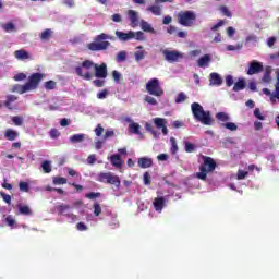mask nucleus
<instances>
[{
    "label": "nucleus",
    "mask_w": 279,
    "mask_h": 279,
    "mask_svg": "<svg viewBox=\"0 0 279 279\" xmlns=\"http://www.w3.org/2000/svg\"><path fill=\"white\" fill-rule=\"evenodd\" d=\"M45 74L36 72L28 76V82L24 85H16L14 87L15 93L24 95V93H29V90H36L40 82H43Z\"/></svg>",
    "instance_id": "nucleus-1"
},
{
    "label": "nucleus",
    "mask_w": 279,
    "mask_h": 279,
    "mask_svg": "<svg viewBox=\"0 0 279 279\" xmlns=\"http://www.w3.org/2000/svg\"><path fill=\"white\" fill-rule=\"evenodd\" d=\"M192 114L195 121H198L203 125H213V116L210 111L204 110V107L199 102H193L191 105Z\"/></svg>",
    "instance_id": "nucleus-2"
},
{
    "label": "nucleus",
    "mask_w": 279,
    "mask_h": 279,
    "mask_svg": "<svg viewBox=\"0 0 279 279\" xmlns=\"http://www.w3.org/2000/svg\"><path fill=\"white\" fill-rule=\"evenodd\" d=\"M94 40L95 41L87 45V49H89V51H106V49L110 47V41L101 40H114V37L106 33H101L100 35H97Z\"/></svg>",
    "instance_id": "nucleus-3"
},
{
    "label": "nucleus",
    "mask_w": 279,
    "mask_h": 279,
    "mask_svg": "<svg viewBox=\"0 0 279 279\" xmlns=\"http://www.w3.org/2000/svg\"><path fill=\"white\" fill-rule=\"evenodd\" d=\"M95 66V62L90 60H85L82 63H80L77 66L74 68V71L78 77H82V80H86V82H90L93 77L95 76L93 74V69Z\"/></svg>",
    "instance_id": "nucleus-4"
},
{
    "label": "nucleus",
    "mask_w": 279,
    "mask_h": 279,
    "mask_svg": "<svg viewBox=\"0 0 279 279\" xmlns=\"http://www.w3.org/2000/svg\"><path fill=\"white\" fill-rule=\"evenodd\" d=\"M202 158L203 165L199 166L201 172L196 174V178H198V180H206V178H208V173L217 169V162L215 159H213V157L203 156Z\"/></svg>",
    "instance_id": "nucleus-5"
},
{
    "label": "nucleus",
    "mask_w": 279,
    "mask_h": 279,
    "mask_svg": "<svg viewBox=\"0 0 279 279\" xmlns=\"http://www.w3.org/2000/svg\"><path fill=\"white\" fill-rule=\"evenodd\" d=\"M146 90L153 95V97H162V95H165V89L160 86V80L158 78H150L146 83Z\"/></svg>",
    "instance_id": "nucleus-6"
},
{
    "label": "nucleus",
    "mask_w": 279,
    "mask_h": 279,
    "mask_svg": "<svg viewBox=\"0 0 279 279\" xmlns=\"http://www.w3.org/2000/svg\"><path fill=\"white\" fill-rule=\"evenodd\" d=\"M98 182H102L104 184H112L117 189H121V179H119V175H114L111 172L99 173Z\"/></svg>",
    "instance_id": "nucleus-7"
},
{
    "label": "nucleus",
    "mask_w": 279,
    "mask_h": 279,
    "mask_svg": "<svg viewBox=\"0 0 279 279\" xmlns=\"http://www.w3.org/2000/svg\"><path fill=\"white\" fill-rule=\"evenodd\" d=\"M196 19L197 17L193 11L180 12L178 14V21L180 25H183V27H191L193 23H195Z\"/></svg>",
    "instance_id": "nucleus-8"
},
{
    "label": "nucleus",
    "mask_w": 279,
    "mask_h": 279,
    "mask_svg": "<svg viewBox=\"0 0 279 279\" xmlns=\"http://www.w3.org/2000/svg\"><path fill=\"white\" fill-rule=\"evenodd\" d=\"M162 54L165 56V60L167 62H178L179 60H182L184 58V54L177 50H163Z\"/></svg>",
    "instance_id": "nucleus-9"
},
{
    "label": "nucleus",
    "mask_w": 279,
    "mask_h": 279,
    "mask_svg": "<svg viewBox=\"0 0 279 279\" xmlns=\"http://www.w3.org/2000/svg\"><path fill=\"white\" fill-rule=\"evenodd\" d=\"M95 77L98 80H106L108 77V65L106 63H101L100 65L94 63Z\"/></svg>",
    "instance_id": "nucleus-10"
},
{
    "label": "nucleus",
    "mask_w": 279,
    "mask_h": 279,
    "mask_svg": "<svg viewBox=\"0 0 279 279\" xmlns=\"http://www.w3.org/2000/svg\"><path fill=\"white\" fill-rule=\"evenodd\" d=\"M264 68L263 64L256 60L252 61L248 65L247 75H258V73H263Z\"/></svg>",
    "instance_id": "nucleus-11"
},
{
    "label": "nucleus",
    "mask_w": 279,
    "mask_h": 279,
    "mask_svg": "<svg viewBox=\"0 0 279 279\" xmlns=\"http://www.w3.org/2000/svg\"><path fill=\"white\" fill-rule=\"evenodd\" d=\"M71 209V205H66V204H61V205H57L56 206V210L58 213V215H65V217H68L69 219H72V221H75V219H77V216L74 214H64L66 213V210Z\"/></svg>",
    "instance_id": "nucleus-12"
},
{
    "label": "nucleus",
    "mask_w": 279,
    "mask_h": 279,
    "mask_svg": "<svg viewBox=\"0 0 279 279\" xmlns=\"http://www.w3.org/2000/svg\"><path fill=\"white\" fill-rule=\"evenodd\" d=\"M116 36L119 38V40H121V43H128V40H133L134 31H129L128 33L116 31Z\"/></svg>",
    "instance_id": "nucleus-13"
},
{
    "label": "nucleus",
    "mask_w": 279,
    "mask_h": 279,
    "mask_svg": "<svg viewBox=\"0 0 279 279\" xmlns=\"http://www.w3.org/2000/svg\"><path fill=\"white\" fill-rule=\"evenodd\" d=\"M209 82L211 86H221L223 84V78L217 72H213L209 75Z\"/></svg>",
    "instance_id": "nucleus-14"
},
{
    "label": "nucleus",
    "mask_w": 279,
    "mask_h": 279,
    "mask_svg": "<svg viewBox=\"0 0 279 279\" xmlns=\"http://www.w3.org/2000/svg\"><path fill=\"white\" fill-rule=\"evenodd\" d=\"M128 16L131 22V27H138V12L134 10H129Z\"/></svg>",
    "instance_id": "nucleus-15"
},
{
    "label": "nucleus",
    "mask_w": 279,
    "mask_h": 279,
    "mask_svg": "<svg viewBox=\"0 0 279 279\" xmlns=\"http://www.w3.org/2000/svg\"><path fill=\"white\" fill-rule=\"evenodd\" d=\"M137 165L141 169H149L154 165V160L148 157H142L137 160Z\"/></svg>",
    "instance_id": "nucleus-16"
},
{
    "label": "nucleus",
    "mask_w": 279,
    "mask_h": 279,
    "mask_svg": "<svg viewBox=\"0 0 279 279\" xmlns=\"http://www.w3.org/2000/svg\"><path fill=\"white\" fill-rule=\"evenodd\" d=\"M165 197H156L153 202L154 208L155 210H157V213H162V208H165Z\"/></svg>",
    "instance_id": "nucleus-17"
},
{
    "label": "nucleus",
    "mask_w": 279,
    "mask_h": 279,
    "mask_svg": "<svg viewBox=\"0 0 279 279\" xmlns=\"http://www.w3.org/2000/svg\"><path fill=\"white\" fill-rule=\"evenodd\" d=\"M110 162L112 167L121 168L123 167V159H121V155L116 154L110 156Z\"/></svg>",
    "instance_id": "nucleus-18"
},
{
    "label": "nucleus",
    "mask_w": 279,
    "mask_h": 279,
    "mask_svg": "<svg viewBox=\"0 0 279 279\" xmlns=\"http://www.w3.org/2000/svg\"><path fill=\"white\" fill-rule=\"evenodd\" d=\"M16 60H29V52L25 49L14 51Z\"/></svg>",
    "instance_id": "nucleus-19"
},
{
    "label": "nucleus",
    "mask_w": 279,
    "mask_h": 279,
    "mask_svg": "<svg viewBox=\"0 0 279 279\" xmlns=\"http://www.w3.org/2000/svg\"><path fill=\"white\" fill-rule=\"evenodd\" d=\"M140 26H141V29H143V32H148V34H156V29H154V27H151V24H149L145 20H142L140 22Z\"/></svg>",
    "instance_id": "nucleus-20"
},
{
    "label": "nucleus",
    "mask_w": 279,
    "mask_h": 279,
    "mask_svg": "<svg viewBox=\"0 0 279 279\" xmlns=\"http://www.w3.org/2000/svg\"><path fill=\"white\" fill-rule=\"evenodd\" d=\"M17 208H19V215H25L26 217H29L33 215L32 209L27 205L19 204Z\"/></svg>",
    "instance_id": "nucleus-21"
},
{
    "label": "nucleus",
    "mask_w": 279,
    "mask_h": 279,
    "mask_svg": "<svg viewBox=\"0 0 279 279\" xmlns=\"http://www.w3.org/2000/svg\"><path fill=\"white\" fill-rule=\"evenodd\" d=\"M4 137L7 141H16V138H19V132L12 129H8L4 133Z\"/></svg>",
    "instance_id": "nucleus-22"
},
{
    "label": "nucleus",
    "mask_w": 279,
    "mask_h": 279,
    "mask_svg": "<svg viewBox=\"0 0 279 279\" xmlns=\"http://www.w3.org/2000/svg\"><path fill=\"white\" fill-rule=\"evenodd\" d=\"M197 64L201 69H204V66H208V64H210V54H205L201 57L197 61Z\"/></svg>",
    "instance_id": "nucleus-23"
},
{
    "label": "nucleus",
    "mask_w": 279,
    "mask_h": 279,
    "mask_svg": "<svg viewBox=\"0 0 279 279\" xmlns=\"http://www.w3.org/2000/svg\"><path fill=\"white\" fill-rule=\"evenodd\" d=\"M53 36V31L51 28H46L39 36L40 40L47 41L50 40L51 37Z\"/></svg>",
    "instance_id": "nucleus-24"
},
{
    "label": "nucleus",
    "mask_w": 279,
    "mask_h": 279,
    "mask_svg": "<svg viewBox=\"0 0 279 279\" xmlns=\"http://www.w3.org/2000/svg\"><path fill=\"white\" fill-rule=\"evenodd\" d=\"M148 12H151V14H154V16H161L162 15V9L160 8V5H150L147 8Z\"/></svg>",
    "instance_id": "nucleus-25"
},
{
    "label": "nucleus",
    "mask_w": 279,
    "mask_h": 279,
    "mask_svg": "<svg viewBox=\"0 0 279 279\" xmlns=\"http://www.w3.org/2000/svg\"><path fill=\"white\" fill-rule=\"evenodd\" d=\"M16 99H19V97H16L14 95L7 96V100L4 101L5 108H8L9 110H12V104H14V101H16Z\"/></svg>",
    "instance_id": "nucleus-26"
},
{
    "label": "nucleus",
    "mask_w": 279,
    "mask_h": 279,
    "mask_svg": "<svg viewBox=\"0 0 279 279\" xmlns=\"http://www.w3.org/2000/svg\"><path fill=\"white\" fill-rule=\"evenodd\" d=\"M245 88V80L244 78H239L238 82H235L233 86L234 93H239V90H243Z\"/></svg>",
    "instance_id": "nucleus-27"
},
{
    "label": "nucleus",
    "mask_w": 279,
    "mask_h": 279,
    "mask_svg": "<svg viewBox=\"0 0 279 279\" xmlns=\"http://www.w3.org/2000/svg\"><path fill=\"white\" fill-rule=\"evenodd\" d=\"M262 82H264V84H269L271 82V68H266Z\"/></svg>",
    "instance_id": "nucleus-28"
},
{
    "label": "nucleus",
    "mask_w": 279,
    "mask_h": 279,
    "mask_svg": "<svg viewBox=\"0 0 279 279\" xmlns=\"http://www.w3.org/2000/svg\"><path fill=\"white\" fill-rule=\"evenodd\" d=\"M216 119L221 123H228V121H230V116H228L226 112H218L216 114Z\"/></svg>",
    "instance_id": "nucleus-29"
},
{
    "label": "nucleus",
    "mask_w": 279,
    "mask_h": 279,
    "mask_svg": "<svg viewBox=\"0 0 279 279\" xmlns=\"http://www.w3.org/2000/svg\"><path fill=\"white\" fill-rule=\"evenodd\" d=\"M129 130L132 134H141V124L132 122L129 124Z\"/></svg>",
    "instance_id": "nucleus-30"
},
{
    "label": "nucleus",
    "mask_w": 279,
    "mask_h": 279,
    "mask_svg": "<svg viewBox=\"0 0 279 279\" xmlns=\"http://www.w3.org/2000/svg\"><path fill=\"white\" fill-rule=\"evenodd\" d=\"M170 143H171V148H170L171 154L173 155L178 154L179 148H178V141L175 140V137H171Z\"/></svg>",
    "instance_id": "nucleus-31"
},
{
    "label": "nucleus",
    "mask_w": 279,
    "mask_h": 279,
    "mask_svg": "<svg viewBox=\"0 0 279 279\" xmlns=\"http://www.w3.org/2000/svg\"><path fill=\"white\" fill-rule=\"evenodd\" d=\"M219 12H221V14H223V16H227L228 19H232V12H230V9H228V7L220 5Z\"/></svg>",
    "instance_id": "nucleus-32"
},
{
    "label": "nucleus",
    "mask_w": 279,
    "mask_h": 279,
    "mask_svg": "<svg viewBox=\"0 0 279 279\" xmlns=\"http://www.w3.org/2000/svg\"><path fill=\"white\" fill-rule=\"evenodd\" d=\"M222 128H226V130H230L231 132H236V130H239V126L233 122L222 123Z\"/></svg>",
    "instance_id": "nucleus-33"
},
{
    "label": "nucleus",
    "mask_w": 279,
    "mask_h": 279,
    "mask_svg": "<svg viewBox=\"0 0 279 279\" xmlns=\"http://www.w3.org/2000/svg\"><path fill=\"white\" fill-rule=\"evenodd\" d=\"M85 138V135L84 134H74L70 137V141L72 143H82Z\"/></svg>",
    "instance_id": "nucleus-34"
},
{
    "label": "nucleus",
    "mask_w": 279,
    "mask_h": 279,
    "mask_svg": "<svg viewBox=\"0 0 279 279\" xmlns=\"http://www.w3.org/2000/svg\"><path fill=\"white\" fill-rule=\"evenodd\" d=\"M41 169H43L44 173H51V161L45 160L41 163Z\"/></svg>",
    "instance_id": "nucleus-35"
},
{
    "label": "nucleus",
    "mask_w": 279,
    "mask_h": 279,
    "mask_svg": "<svg viewBox=\"0 0 279 279\" xmlns=\"http://www.w3.org/2000/svg\"><path fill=\"white\" fill-rule=\"evenodd\" d=\"M117 62H125L128 60V52L120 51L116 57Z\"/></svg>",
    "instance_id": "nucleus-36"
},
{
    "label": "nucleus",
    "mask_w": 279,
    "mask_h": 279,
    "mask_svg": "<svg viewBox=\"0 0 279 279\" xmlns=\"http://www.w3.org/2000/svg\"><path fill=\"white\" fill-rule=\"evenodd\" d=\"M4 221H5L7 226H9V228H14V226L16 225V220L14 219V217L12 215L7 216Z\"/></svg>",
    "instance_id": "nucleus-37"
},
{
    "label": "nucleus",
    "mask_w": 279,
    "mask_h": 279,
    "mask_svg": "<svg viewBox=\"0 0 279 279\" xmlns=\"http://www.w3.org/2000/svg\"><path fill=\"white\" fill-rule=\"evenodd\" d=\"M196 146L195 144L191 143V142H185V151L186 154H193V151H195Z\"/></svg>",
    "instance_id": "nucleus-38"
},
{
    "label": "nucleus",
    "mask_w": 279,
    "mask_h": 279,
    "mask_svg": "<svg viewBox=\"0 0 279 279\" xmlns=\"http://www.w3.org/2000/svg\"><path fill=\"white\" fill-rule=\"evenodd\" d=\"M186 99H189V97H186V94H184V92H181L178 94V96L175 98V104H182V102L186 101Z\"/></svg>",
    "instance_id": "nucleus-39"
},
{
    "label": "nucleus",
    "mask_w": 279,
    "mask_h": 279,
    "mask_svg": "<svg viewBox=\"0 0 279 279\" xmlns=\"http://www.w3.org/2000/svg\"><path fill=\"white\" fill-rule=\"evenodd\" d=\"M19 186H20V191H22V193H29V183L21 181Z\"/></svg>",
    "instance_id": "nucleus-40"
},
{
    "label": "nucleus",
    "mask_w": 279,
    "mask_h": 279,
    "mask_svg": "<svg viewBox=\"0 0 279 279\" xmlns=\"http://www.w3.org/2000/svg\"><path fill=\"white\" fill-rule=\"evenodd\" d=\"M52 182L56 185L66 184V178H64V177H54Z\"/></svg>",
    "instance_id": "nucleus-41"
},
{
    "label": "nucleus",
    "mask_w": 279,
    "mask_h": 279,
    "mask_svg": "<svg viewBox=\"0 0 279 279\" xmlns=\"http://www.w3.org/2000/svg\"><path fill=\"white\" fill-rule=\"evenodd\" d=\"M11 121L14 123V125H17V126L23 125V117H21V116L12 117Z\"/></svg>",
    "instance_id": "nucleus-42"
},
{
    "label": "nucleus",
    "mask_w": 279,
    "mask_h": 279,
    "mask_svg": "<svg viewBox=\"0 0 279 279\" xmlns=\"http://www.w3.org/2000/svg\"><path fill=\"white\" fill-rule=\"evenodd\" d=\"M85 197L87 199H97V198L101 197V194L99 192H90V193L85 194Z\"/></svg>",
    "instance_id": "nucleus-43"
},
{
    "label": "nucleus",
    "mask_w": 279,
    "mask_h": 279,
    "mask_svg": "<svg viewBox=\"0 0 279 279\" xmlns=\"http://www.w3.org/2000/svg\"><path fill=\"white\" fill-rule=\"evenodd\" d=\"M2 29H4V32H14V29H16V26H14L12 22H9L2 26Z\"/></svg>",
    "instance_id": "nucleus-44"
},
{
    "label": "nucleus",
    "mask_w": 279,
    "mask_h": 279,
    "mask_svg": "<svg viewBox=\"0 0 279 279\" xmlns=\"http://www.w3.org/2000/svg\"><path fill=\"white\" fill-rule=\"evenodd\" d=\"M93 84L96 88H104V86H106V81L97 78L93 81Z\"/></svg>",
    "instance_id": "nucleus-45"
},
{
    "label": "nucleus",
    "mask_w": 279,
    "mask_h": 279,
    "mask_svg": "<svg viewBox=\"0 0 279 279\" xmlns=\"http://www.w3.org/2000/svg\"><path fill=\"white\" fill-rule=\"evenodd\" d=\"M46 90H54L56 88V81H47L45 83Z\"/></svg>",
    "instance_id": "nucleus-46"
},
{
    "label": "nucleus",
    "mask_w": 279,
    "mask_h": 279,
    "mask_svg": "<svg viewBox=\"0 0 279 279\" xmlns=\"http://www.w3.org/2000/svg\"><path fill=\"white\" fill-rule=\"evenodd\" d=\"M154 122H155L156 128H158L159 130L161 128H165V119H162V118H155Z\"/></svg>",
    "instance_id": "nucleus-47"
},
{
    "label": "nucleus",
    "mask_w": 279,
    "mask_h": 279,
    "mask_svg": "<svg viewBox=\"0 0 279 279\" xmlns=\"http://www.w3.org/2000/svg\"><path fill=\"white\" fill-rule=\"evenodd\" d=\"M247 175H250V172H247L245 170H239L236 178H238V180H245V178H247Z\"/></svg>",
    "instance_id": "nucleus-48"
},
{
    "label": "nucleus",
    "mask_w": 279,
    "mask_h": 279,
    "mask_svg": "<svg viewBox=\"0 0 279 279\" xmlns=\"http://www.w3.org/2000/svg\"><path fill=\"white\" fill-rule=\"evenodd\" d=\"M112 78L116 82V84H119L121 82V73L117 70L112 71Z\"/></svg>",
    "instance_id": "nucleus-49"
},
{
    "label": "nucleus",
    "mask_w": 279,
    "mask_h": 279,
    "mask_svg": "<svg viewBox=\"0 0 279 279\" xmlns=\"http://www.w3.org/2000/svg\"><path fill=\"white\" fill-rule=\"evenodd\" d=\"M146 104H149L150 106H158V100L151 96H146L145 99Z\"/></svg>",
    "instance_id": "nucleus-50"
},
{
    "label": "nucleus",
    "mask_w": 279,
    "mask_h": 279,
    "mask_svg": "<svg viewBox=\"0 0 279 279\" xmlns=\"http://www.w3.org/2000/svg\"><path fill=\"white\" fill-rule=\"evenodd\" d=\"M93 208L95 217H99V215H101V205H99V203H95Z\"/></svg>",
    "instance_id": "nucleus-51"
},
{
    "label": "nucleus",
    "mask_w": 279,
    "mask_h": 279,
    "mask_svg": "<svg viewBox=\"0 0 279 279\" xmlns=\"http://www.w3.org/2000/svg\"><path fill=\"white\" fill-rule=\"evenodd\" d=\"M0 195L3 202H5V204H12V196H10V194H5V192H1Z\"/></svg>",
    "instance_id": "nucleus-52"
},
{
    "label": "nucleus",
    "mask_w": 279,
    "mask_h": 279,
    "mask_svg": "<svg viewBox=\"0 0 279 279\" xmlns=\"http://www.w3.org/2000/svg\"><path fill=\"white\" fill-rule=\"evenodd\" d=\"M135 60L136 62H141V60H145V51H136Z\"/></svg>",
    "instance_id": "nucleus-53"
},
{
    "label": "nucleus",
    "mask_w": 279,
    "mask_h": 279,
    "mask_svg": "<svg viewBox=\"0 0 279 279\" xmlns=\"http://www.w3.org/2000/svg\"><path fill=\"white\" fill-rule=\"evenodd\" d=\"M254 117H256V119H258L259 121H265V116H263V113H260L259 108H256L254 110Z\"/></svg>",
    "instance_id": "nucleus-54"
},
{
    "label": "nucleus",
    "mask_w": 279,
    "mask_h": 279,
    "mask_svg": "<svg viewBox=\"0 0 279 279\" xmlns=\"http://www.w3.org/2000/svg\"><path fill=\"white\" fill-rule=\"evenodd\" d=\"M226 25V22L223 20H219L217 24L211 26V32H217L219 27H223Z\"/></svg>",
    "instance_id": "nucleus-55"
},
{
    "label": "nucleus",
    "mask_w": 279,
    "mask_h": 279,
    "mask_svg": "<svg viewBox=\"0 0 279 279\" xmlns=\"http://www.w3.org/2000/svg\"><path fill=\"white\" fill-rule=\"evenodd\" d=\"M134 38L135 40H145V34L141 31L134 32Z\"/></svg>",
    "instance_id": "nucleus-56"
},
{
    "label": "nucleus",
    "mask_w": 279,
    "mask_h": 279,
    "mask_svg": "<svg viewBox=\"0 0 279 279\" xmlns=\"http://www.w3.org/2000/svg\"><path fill=\"white\" fill-rule=\"evenodd\" d=\"M144 184H146V186H149V184H151V175L149 174V172L144 173Z\"/></svg>",
    "instance_id": "nucleus-57"
},
{
    "label": "nucleus",
    "mask_w": 279,
    "mask_h": 279,
    "mask_svg": "<svg viewBox=\"0 0 279 279\" xmlns=\"http://www.w3.org/2000/svg\"><path fill=\"white\" fill-rule=\"evenodd\" d=\"M111 21H113V23H121L123 21V17H121V14L116 13L111 16Z\"/></svg>",
    "instance_id": "nucleus-58"
},
{
    "label": "nucleus",
    "mask_w": 279,
    "mask_h": 279,
    "mask_svg": "<svg viewBox=\"0 0 279 279\" xmlns=\"http://www.w3.org/2000/svg\"><path fill=\"white\" fill-rule=\"evenodd\" d=\"M108 97V89H102L97 94V99H106Z\"/></svg>",
    "instance_id": "nucleus-59"
},
{
    "label": "nucleus",
    "mask_w": 279,
    "mask_h": 279,
    "mask_svg": "<svg viewBox=\"0 0 279 279\" xmlns=\"http://www.w3.org/2000/svg\"><path fill=\"white\" fill-rule=\"evenodd\" d=\"M76 229L80 231V232H84L86 230H88V227L84 223V222H78L76 225Z\"/></svg>",
    "instance_id": "nucleus-60"
},
{
    "label": "nucleus",
    "mask_w": 279,
    "mask_h": 279,
    "mask_svg": "<svg viewBox=\"0 0 279 279\" xmlns=\"http://www.w3.org/2000/svg\"><path fill=\"white\" fill-rule=\"evenodd\" d=\"M15 82H23V80H27V75L25 73H19L14 76Z\"/></svg>",
    "instance_id": "nucleus-61"
},
{
    "label": "nucleus",
    "mask_w": 279,
    "mask_h": 279,
    "mask_svg": "<svg viewBox=\"0 0 279 279\" xmlns=\"http://www.w3.org/2000/svg\"><path fill=\"white\" fill-rule=\"evenodd\" d=\"M95 134H96V136H101V134H104V126H101V124H98L96 126Z\"/></svg>",
    "instance_id": "nucleus-62"
},
{
    "label": "nucleus",
    "mask_w": 279,
    "mask_h": 279,
    "mask_svg": "<svg viewBox=\"0 0 279 279\" xmlns=\"http://www.w3.org/2000/svg\"><path fill=\"white\" fill-rule=\"evenodd\" d=\"M58 136H60V131H58V129H51L50 130V137L58 138Z\"/></svg>",
    "instance_id": "nucleus-63"
},
{
    "label": "nucleus",
    "mask_w": 279,
    "mask_h": 279,
    "mask_svg": "<svg viewBox=\"0 0 279 279\" xmlns=\"http://www.w3.org/2000/svg\"><path fill=\"white\" fill-rule=\"evenodd\" d=\"M226 84L228 87H230V86H232V84H234V78L232 77V75L226 76Z\"/></svg>",
    "instance_id": "nucleus-64"
}]
</instances>
